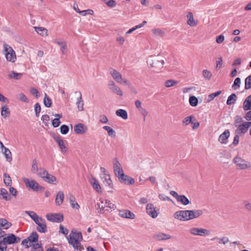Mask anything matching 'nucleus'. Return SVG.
<instances>
[{
    "instance_id": "57",
    "label": "nucleus",
    "mask_w": 251,
    "mask_h": 251,
    "mask_svg": "<svg viewBox=\"0 0 251 251\" xmlns=\"http://www.w3.org/2000/svg\"><path fill=\"white\" fill-rule=\"evenodd\" d=\"M177 83L176 81H175L174 80L170 79L168 80L165 82V86L166 87H170L172 86H174Z\"/></svg>"
},
{
    "instance_id": "28",
    "label": "nucleus",
    "mask_w": 251,
    "mask_h": 251,
    "mask_svg": "<svg viewBox=\"0 0 251 251\" xmlns=\"http://www.w3.org/2000/svg\"><path fill=\"white\" fill-rule=\"evenodd\" d=\"M1 199L6 201H9L11 200V197L7 190L2 188H0V200Z\"/></svg>"
},
{
    "instance_id": "25",
    "label": "nucleus",
    "mask_w": 251,
    "mask_h": 251,
    "mask_svg": "<svg viewBox=\"0 0 251 251\" xmlns=\"http://www.w3.org/2000/svg\"><path fill=\"white\" fill-rule=\"evenodd\" d=\"M90 183L92 185L93 188L98 193H101V188L99 182L96 178L93 176H91L89 179Z\"/></svg>"
},
{
    "instance_id": "1",
    "label": "nucleus",
    "mask_w": 251,
    "mask_h": 251,
    "mask_svg": "<svg viewBox=\"0 0 251 251\" xmlns=\"http://www.w3.org/2000/svg\"><path fill=\"white\" fill-rule=\"evenodd\" d=\"M26 213L37 225V230L41 233H46L47 231V225L45 220L39 217L35 212L32 211H25Z\"/></svg>"
},
{
    "instance_id": "61",
    "label": "nucleus",
    "mask_w": 251,
    "mask_h": 251,
    "mask_svg": "<svg viewBox=\"0 0 251 251\" xmlns=\"http://www.w3.org/2000/svg\"><path fill=\"white\" fill-rule=\"evenodd\" d=\"M41 120L46 126H48L50 118L48 115L45 114L42 116Z\"/></svg>"
},
{
    "instance_id": "62",
    "label": "nucleus",
    "mask_w": 251,
    "mask_h": 251,
    "mask_svg": "<svg viewBox=\"0 0 251 251\" xmlns=\"http://www.w3.org/2000/svg\"><path fill=\"white\" fill-rule=\"evenodd\" d=\"M30 93L35 96L37 98H39L40 96L39 91L38 90L34 87H32L30 89Z\"/></svg>"
},
{
    "instance_id": "53",
    "label": "nucleus",
    "mask_w": 251,
    "mask_h": 251,
    "mask_svg": "<svg viewBox=\"0 0 251 251\" xmlns=\"http://www.w3.org/2000/svg\"><path fill=\"white\" fill-rule=\"evenodd\" d=\"M198 100L195 96L189 97V104L192 106H196L198 105Z\"/></svg>"
},
{
    "instance_id": "46",
    "label": "nucleus",
    "mask_w": 251,
    "mask_h": 251,
    "mask_svg": "<svg viewBox=\"0 0 251 251\" xmlns=\"http://www.w3.org/2000/svg\"><path fill=\"white\" fill-rule=\"evenodd\" d=\"M236 100V96L235 94H231L227 98L226 104L227 105H231L234 103Z\"/></svg>"
},
{
    "instance_id": "15",
    "label": "nucleus",
    "mask_w": 251,
    "mask_h": 251,
    "mask_svg": "<svg viewBox=\"0 0 251 251\" xmlns=\"http://www.w3.org/2000/svg\"><path fill=\"white\" fill-rule=\"evenodd\" d=\"M174 218L182 221L188 220V210H180L175 212Z\"/></svg>"
},
{
    "instance_id": "6",
    "label": "nucleus",
    "mask_w": 251,
    "mask_h": 251,
    "mask_svg": "<svg viewBox=\"0 0 251 251\" xmlns=\"http://www.w3.org/2000/svg\"><path fill=\"white\" fill-rule=\"evenodd\" d=\"M3 53L8 61L14 63L16 61V53L9 45L5 44L3 45Z\"/></svg>"
},
{
    "instance_id": "32",
    "label": "nucleus",
    "mask_w": 251,
    "mask_h": 251,
    "mask_svg": "<svg viewBox=\"0 0 251 251\" xmlns=\"http://www.w3.org/2000/svg\"><path fill=\"white\" fill-rule=\"evenodd\" d=\"M44 180L50 184H56L58 183V181L56 177L51 174H50L49 173H48L46 177L44 178Z\"/></svg>"
},
{
    "instance_id": "44",
    "label": "nucleus",
    "mask_w": 251,
    "mask_h": 251,
    "mask_svg": "<svg viewBox=\"0 0 251 251\" xmlns=\"http://www.w3.org/2000/svg\"><path fill=\"white\" fill-rule=\"evenodd\" d=\"M189 123H191L192 126V128L195 129L198 128L200 126V123L196 119H193V117L189 116Z\"/></svg>"
},
{
    "instance_id": "5",
    "label": "nucleus",
    "mask_w": 251,
    "mask_h": 251,
    "mask_svg": "<svg viewBox=\"0 0 251 251\" xmlns=\"http://www.w3.org/2000/svg\"><path fill=\"white\" fill-rule=\"evenodd\" d=\"M100 178L102 181L103 184L109 189H113V183L108 172L104 167H102L100 168Z\"/></svg>"
},
{
    "instance_id": "3",
    "label": "nucleus",
    "mask_w": 251,
    "mask_h": 251,
    "mask_svg": "<svg viewBox=\"0 0 251 251\" xmlns=\"http://www.w3.org/2000/svg\"><path fill=\"white\" fill-rule=\"evenodd\" d=\"M109 72L113 79L117 83L128 87L131 86L130 81L127 79L123 77L122 75L116 69L113 68H110L109 69Z\"/></svg>"
},
{
    "instance_id": "51",
    "label": "nucleus",
    "mask_w": 251,
    "mask_h": 251,
    "mask_svg": "<svg viewBox=\"0 0 251 251\" xmlns=\"http://www.w3.org/2000/svg\"><path fill=\"white\" fill-rule=\"evenodd\" d=\"M39 168L38 167L37 160L35 159L32 160L31 172L33 173H37Z\"/></svg>"
},
{
    "instance_id": "55",
    "label": "nucleus",
    "mask_w": 251,
    "mask_h": 251,
    "mask_svg": "<svg viewBox=\"0 0 251 251\" xmlns=\"http://www.w3.org/2000/svg\"><path fill=\"white\" fill-rule=\"evenodd\" d=\"M216 239H217L218 240L219 244H226L229 241L228 238L226 237H223L220 238H214L212 240H214Z\"/></svg>"
},
{
    "instance_id": "36",
    "label": "nucleus",
    "mask_w": 251,
    "mask_h": 251,
    "mask_svg": "<svg viewBox=\"0 0 251 251\" xmlns=\"http://www.w3.org/2000/svg\"><path fill=\"white\" fill-rule=\"evenodd\" d=\"M116 114L117 116L122 118L124 120L128 118V114L126 110L122 109H119L116 111Z\"/></svg>"
},
{
    "instance_id": "52",
    "label": "nucleus",
    "mask_w": 251,
    "mask_h": 251,
    "mask_svg": "<svg viewBox=\"0 0 251 251\" xmlns=\"http://www.w3.org/2000/svg\"><path fill=\"white\" fill-rule=\"evenodd\" d=\"M222 93L221 91H217L215 93H212L208 96L207 100L208 101H210L212 100L215 97L218 96L220 95Z\"/></svg>"
},
{
    "instance_id": "13",
    "label": "nucleus",
    "mask_w": 251,
    "mask_h": 251,
    "mask_svg": "<svg viewBox=\"0 0 251 251\" xmlns=\"http://www.w3.org/2000/svg\"><path fill=\"white\" fill-rule=\"evenodd\" d=\"M12 226V224L4 218L0 219V238L3 236L5 232L3 229H7Z\"/></svg>"
},
{
    "instance_id": "21",
    "label": "nucleus",
    "mask_w": 251,
    "mask_h": 251,
    "mask_svg": "<svg viewBox=\"0 0 251 251\" xmlns=\"http://www.w3.org/2000/svg\"><path fill=\"white\" fill-rule=\"evenodd\" d=\"M4 242H6L8 244H13L17 243L20 242L21 239L16 237L14 234H11L6 237L3 238Z\"/></svg>"
},
{
    "instance_id": "54",
    "label": "nucleus",
    "mask_w": 251,
    "mask_h": 251,
    "mask_svg": "<svg viewBox=\"0 0 251 251\" xmlns=\"http://www.w3.org/2000/svg\"><path fill=\"white\" fill-rule=\"evenodd\" d=\"M241 79L239 77H237L234 80V83L232 86L233 89L236 90L240 87Z\"/></svg>"
},
{
    "instance_id": "12",
    "label": "nucleus",
    "mask_w": 251,
    "mask_h": 251,
    "mask_svg": "<svg viewBox=\"0 0 251 251\" xmlns=\"http://www.w3.org/2000/svg\"><path fill=\"white\" fill-rule=\"evenodd\" d=\"M53 42L60 47L61 53L65 55L67 52V43L64 39H55Z\"/></svg>"
},
{
    "instance_id": "10",
    "label": "nucleus",
    "mask_w": 251,
    "mask_h": 251,
    "mask_svg": "<svg viewBox=\"0 0 251 251\" xmlns=\"http://www.w3.org/2000/svg\"><path fill=\"white\" fill-rule=\"evenodd\" d=\"M159 209L152 203H148L146 206V212L151 218H156L158 215Z\"/></svg>"
},
{
    "instance_id": "47",
    "label": "nucleus",
    "mask_w": 251,
    "mask_h": 251,
    "mask_svg": "<svg viewBox=\"0 0 251 251\" xmlns=\"http://www.w3.org/2000/svg\"><path fill=\"white\" fill-rule=\"evenodd\" d=\"M203 77L206 80H209L212 76V73L210 71L204 69L202 71V72Z\"/></svg>"
},
{
    "instance_id": "24",
    "label": "nucleus",
    "mask_w": 251,
    "mask_h": 251,
    "mask_svg": "<svg viewBox=\"0 0 251 251\" xmlns=\"http://www.w3.org/2000/svg\"><path fill=\"white\" fill-rule=\"evenodd\" d=\"M203 214V211L202 209L189 210V220L198 218Z\"/></svg>"
},
{
    "instance_id": "45",
    "label": "nucleus",
    "mask_w": 251,
    "mask_h": 251,
    "mask_svg": "<svg viewBox=\"0 0 251 251\" xmlns=\"http://www.w3.org/2000/svg\"><path fill=\"white\" fill-rule=\"evenodd\" d=\"M48 173H49L47 172V171L43 168H40L39 171L37 173L38 176L41 177L43 179L48 175Z\"/></svg>"
},
{
    "instance_id": "63",
    "label": "nucleus",
    "mask_w": 251,
    "mask_h": 251,
    "mask_svg": "<svg viewBox=\"0 0 251 251\" xmlns=\"http://www.w3.org/2000/svg\"><path fill=\"white\" fill-rule=\"evenodd\" d=\"M18 98L20 100H21L22 101H24L25 102H28V100L26 97V96L23 93H20L18 95Z\"/></svg>"
},
{
    "instance_id": "34",
    "label": "nucleus",
    "mask_w": 251,
    "mask_h": 251,
    "mask_svg": "<svg viewBox=\"0 0 251 251\" xmlns=\"http://www.w3.org/2000/svg\"><path fill=\"white\" fill-rule=\"evenodd\" d=\"M243 108L245 110H249L251 109V95L249 96L245 99L243 103Z\"/></svg>"
},
{
    "instance_id": "11",
    "label": "nucleus",
    "mask_w": 251,
    "mask_h": 251,
    "mask_svg": "<svg viewBox=\"0 0 251 251\" xmlns=\"http://www.w3.org/2000/svg\"><path fill=\"white\" fill-rule=\"evenodd\" d=\"M251 126V122H246L242 124L236 125L237 128L235 132L238 134H244Z\"/></svg>"
},
{
    "instance_id": "59",
    "label": "nucleus",
    "mask_w": 251,
    "mask_h": 251,
    "mask_svg": "<svg viewBox=\"0 0 251 251\" xmlns=\"http://www.w3.org/2000/svg\"><path fill=\"white\" fill-rule=\"evenodd\" d=\"M7 244H8L3 239L0 241V251H6Z\"/></svg>"
},
{
    "instance_id": "9",
    "label": "nucleus",
    "mask_w": 251,
    "mask_h": 251,
    "mask_svg": "<svg viewBox=\"0 0 251 251\" xmlns=\"http://www.w3.org/2000/svg\"><path fill=\"white\" fill-rule=\"evenodd\" d=\"M191 234L195 236H208L210 234V231L201 227H192L190 229Z\"/></svg>"
},
{
    "instance_id": "26",
    "label": "nucleus",
    "mask_w": 251,
    "mask_h": 251,
    "mask_svg": "<svg viewBox=\"0 0 251 251\" xmlns=\"http://www.w3.org/2000/svg\"><path fill=\"white\" fill-rule=\"evenodd\" d=\"M67 199L69 200L71 207L73 209H78L80 207L79 204L75 201V199L74 196L69 193L67 196Z\"/></svg>"
},
{
    "instance_id": "17",
    "label": "nucleus",
    "mask_w": 251,
    "mask_h": 251,
    "mask_svg": "<svg viewBox=\"0 0 251 251\" xmlns=\"http://www.w3.org/2000/svg\"><path fill=\"white\" fill-rule=\"evenodd\" d=\"M117 178L120 182L125 184L131 185L133 184L135 182L133 178L125 175L124 173L121 174V175L117 177Z\"/></svg>"
},
{
    "instance_id": "4",
    "label": "nucleus",
    "mask_w": 251,
    "mask_h": 251,
    "mask_svg": "<svg viewBox=\"0 0 251 251\" xmlns=\"http://www.w3.org/2000/svg\"><path fill=\"white\" fill-rule=\"evenodd\" d=\"M82 239L81 232L72 231L70 234L69 242L74 248L78 250L80 249V241Z\"/></svg>"
},
{
    "instance_id": "23",
    "label": "nucleus",
    "mask_w": 251,
    "mask_h": 251,
    "mask_svg": "<svg viewBox=\"0 0 251 251\" xmlns=\"http://www.w3.org/2000/svg\"><path fill=\"white\" fill-rule=\"evenodd\" d=\"M119 215L124 218L133 219L135 218V215L132 212L127 209L119 210Z\"/></svg>"
},
{
    "instance_id": "8",
    "label": "nucleus",
    "mask_w": 251,
    "mask_h": 251,
    "mask_svg": "<svg viewBox=\"0 0 251 251\" xmlns=\"http://www.w3.org/2000/svg\"><path fill=\"white\" fill-rule=\"evenodd\" d=\"M233 162L236 167L241 170L251 169V162H248L241 157L237 156L233 158Z\"/></svg>"
},
{
    "instance_id": "31",
    "label": "nucleus",
    "mask_w": 251,
    "mask_h": 251,
    "mask_svg": "<svg viewBox=\"0 0 251 251\" xmlns=\"http://www.w3.org/2000/svg\"><path fill=\"white\" fill-rule=\"evenodd\" d=\"M34 29L35 31L40 35L42 36H48V29L44 27H38V26H34Z\"/></svg>"
},
{
    "instance_id": "27",
    "label": "nucleus",
    "mask_w": 251,
    "mask_h": 251,
    "mask_svg": "<svg viewBox=\"0 0 251 251\" xmlns=\"http://www.w3.org/2000/svg\"><path fill=\"white\" fill-rule=\"evenodd\" d=\"M75 94H78V97L77 98V100L76 102V105L77 108V109L79 111H82L83 110V100L82 99V96L80 92H75Z\"/></svg>"
},
{
    "instance_id": "19",
    "label": "nucleus",
    "mask_w": 251,
    "mask_h": 251,
    "mask_svg": "<svg viewBox=\"0 0 251 251\" xmlns=\"http://www.w3.org/2000/svg\"><path fill=\"white\" fill-rule=\"evenodd\" d=\"M170 194L175 198L178 202H180L183 205L188 204V199L184 195H178L175 191H171Z\"/></svg>"
},
{
    "instance_id": "42",
    "label": "nucleus",
    "mask_w": 251,
    "mask_h": 251,
    "mask_svg": "<svg viewBox=\"0 0 251 251\" xmlns=\"http://www.w3.org/2000/svg\"><path fill=\"white\" fill-rule=\"evenodd\" d=\"M103 128L106 130L108 133V135L111 137H115L116 136V132L111 127L109 126H104Z\"/></svg>"
},
{
    "instance_id": "37",
    "label": "nucleus",
    "mask_w": 251,
    "mask_h": 251,
    "mask_svg": "<svg viewBox=\"0 0 251 251\" xmlns=\"http://www.w3.org/2000/svg\"><path fill=\"white\" fill-rule=\"evenodd\" d=\"M38 235L36 232H32L28 238L30 243L32 244L33 246L37 244L36 242L38 241Z\"/></svg>"
},
{
    "instance_id": "41",
    "label": "nucleus",
    "mask_w": 251,
    "mask_h": 251,
    "mask_svg": "<svg viewBox=\"0 0 251 251\" xmlns=\"http://www.w3.org/2000/svg\"><path fill=\"white\" fill-rule=\"evenodd\" d=\"M198 24V20L194 18L192 13L189 12V26H196Z\"/></svg>"
},
{
    "instance_id": "48",
    "label": "nucleus",
    "mask_w": 251,
    "mask_h": 251,
    "mask_svg": "<svg viewBox=\"0 0 251 251\" xmlns=\"http://www.w3.org/2000/svg\"><path fill=\"white\" fill-rule=\"evenodd\" d=\"M10 113V111L7 105L1 107V115L4 117H6Z\"/></svg>"
},
{
    "instance_id": "29",
    "label": "nucleus",
    "mask_w": 251,
    "mask_h": 251,
    "mask_svg": "<svg viewBox=\"0 0 251 251\" xmlns=\"http://www.w3.org/2000/svg\"><path fill=\"white\" fill-rule=\"evenodd\" d=\"M55 141L58 143L60 150L62 152H67L68 149L65 145L64 143V141L62 139H61L58 136H55L54 138Z\"/></svg>"
},
{
    "instance_id": "60",
    "label": "nucleus",
    "mask_w": 251,
    "mask_h": 251,
    "mask_svg": "<svg viewBox=\"0 0 251 251\" xmlns=\"http://www.w3.org/2000/svg\"><path fill=\"white\" fill-rule=\"evenodd\" d=\"M34 110L36 117H39L41 112V106L39 103H36L34 105Z\"/></svg>"
},
{
    "instance_id": "35",
    "label": "nucleus",
    "mask_w": 251,
    "mask_h": 251,
    "mask_svg": "<svg viewBox=\"0 0 251 251\" xmlns=\"http://www.w3.org/2000/svg\"><path fill=\"white\" fill-rule=\"evenodd\" d=\"M54 116L56 117L54 119H53L52 121V125L54 127H57L59 126L61 122L60 121V119L62 117V114H55Z\"/></svg>"
},
{
    "instance_id": "58",
    "label": "nucleus",
    "mask_w": 251,
    "mask_h": 251,
    "mask_svg": "<svg viewBox=\"0 0 251 251\" xmlns=\"http://www.w3.org/2000/svg\"><path fill=\"white\" fill-rule=\"evenodd\" d=\"M69 128L68 126L63 125L60 127V132L62 134H66L69 131Z\"/></svg>"
},
{
    "instance_id": "64",
    "label": "nucleus",
    "mask_w": 251,
    "mask_h": 251,
    "mask_svg": "<svg viewBox=\"0 0 251 251\" xmlns=\"http://www.w3.org/2000/svg\"><path fill=\"white\" fill-rule=\"evenodd\" d=\"M32 248V251H43L42 247L39 244L34 245Z\"/></svg>"
},
{
    "instance_id": "40",
    "label": "nucleus",
    "mask_w": 251,
    "mask_h": 251,
    "mask_svg": "<svg viewBox=\"0 0 251 251\" xmlns=\"http://www.w3.org/2000/svg\"><path fill=\"white\" fill-rule=\"evenodd\" d=\"M3 154L6 159V160L10 162L12 159V153L7 148H4L3 151Z\"/></svg>"
},
{
    "instance_id": "50",
    "label": "nucleus",
    "mask_w": 251,
    "mask_h": 251,
    "mask_svg": "<svg viewBox=\"0 0 251 251\" xmlns=\"http://www.w3.org/2000/svg\"><path fill=\"white\" fill-rule=\"evenodd\" d=\"M3 181H4V183L6 186H10L11 185V183H12L11 179L10 176L6 174H4Z\"/></svg>"
},
{
    "instance_id": "39",
    "label": "nucleus",
    "mask_w": 251,
    "mask_h": 251,
    "mask_svg": "<svg viewBox=\"0 0 251 251\" xmlns=\"http://www.w3.org/2000/svg\"><path fill=\"white\" fill-rule=\"evenodd\" d=\"M152 34L158 37H163L165 35V32L159 28H154L151 30Z\"/></svg>"
},
{
    "instance_id": "30",
    "label": "nucleus",
    "mask_w": 251,
    "mask_h": 251,
    "mask_svg": "<svg viewBox=\"0 0 251 251\" xmlns=\"http://www.w3.org/2000/svg\"><path fill=\"white\" fill-rule=\"evenodd\" d=\"M230 132L228 130H225L219 137V141L222 144H226L227 139L229 137Z\"/></svg>"
},
{
    "instance_id": "20",
    "label": "nucleus",
    "mask_w": 251,
    "mask_h": 251,
    "mask_svg": "<svg viewBox=\"0 0 251 251\" xmlns=\"http://www.w3.org/2000/svg\"><path fill=\"white\" fill-rule=\"evenodd\" d=\"M152 63H150V65L151 67L154 68V72H158L162 68L164 64V62L163 60H152Z\"/></svg>"
},
{
    "instance_id": "14",
    "label": "nucleus",
    "mask_w": 251,
    "mask_h": 251,
    "mask_svg": "<svg viewBox=\"0 0 251 251\" xmlns=\"http://www.w3.org/2000/svg\"><path fill=\"white\" fill-rule=\"evenodd\" d=\"M108 87L109 89L113 93L120 96H123V93L122 90L118 85L116 84L114 81L111 80L109 81Z\"/></svg>"
},
{
    "instance_id": "22",
    "label": "nucleus",
    "mask_w": 251,
    "mask_h": 251,
    "mask_svg": "<svg viewBox=\"0 0 251 251\" xmlns=\"http://www.w3.org/2000/svg\"><path fill=\"white\" fill-rule=\"evenodd\" d=\"M87 130V127L84 124L79 123L74 126V131L77 134H83Z\"/></svg>"
},
{
    "instance_id": "56",
    "label": "nucleus",
    "mask_w": 251,
    "mask_h": 251,
    "mask_svg": "<svg viewBox=\"0 0 251 251\" xmlns=\"http://www.w3.org/2000/svg\"><path fill=\"white\" fill-rule=\"evenodd\" d=\"M245 88L246 89L251 88V75L249 76L246 78Z\"/></svg>"
},
{
    "instance_id": "33",
    "label": "nucleus",
    "mask_w": 251,
    "mask_h": 251,
    "mask_svg": "<svg viewBox=\"0 0 251 251\" xmlns=\"http://www.w3.org/2000/svg\"><path fill=\"white\" fill-rule=\"evenodd\" d=\"M64 196L62 191H59L55 198V203L57 205H60L63 202Z\"/></svg>"
},
{
    "instance_id": "18",
    "label": "nucleus",
    "mask_w": 251,
    "mask_h": 251,
    "mask_svg": "<svg viewBox=\"0 0 251 251\" xmlns=\"http://www.w3.org/2000/svg\"><path fill=\"white\" fill-rule=\"evenodd\" d=\"M113 171L117 177L124 173L120 163L117 159H115L113 162Z\"/></svg>"
},
{
    "instance_id": "7",
    "label": "nucleus",
    "mask_w": 251,
    "mask_h": 251,
    "mask_svg": "<svg viewBox=\"0 0 251 251\" xmlns=\"http://www.w3.org/2000/svg\"><path fill=\"white\" fill-rule=\"evenodd\" d=\"M23 180L26 187L29 188L33 191H42L44 189L43 187L40 186L39 183L34 179H29L27 178L24 177Z\"/></svg>"
},
{
    "instance_id": "2",
    "label": "nucleus",
    "mask_w": 251,
    "mask_h": 251,
    "mask_svg": "<svg viewBox=\"0 0 251 251\" xmlns=\"http://www.w3.org/2000/svg\"><path fill=\"white\" fill-rule=\"evenodd\" d=\"M96 207L97 210H100V212L101 213H104L106 211L110 212L116 208L115 204L110 201L103 198L99 199Z\"/></svg>"
},
{
    "instance_id": "38",
    "label": "nucleus",
    "mask_w": 251,
    "mask_h": 251,
    "mask_svg": "<svg viewBox=\"0 0 251 251\" xmlns=\"http://www.w3.org/2000/svg\"><path fill=\"white\" fill-rule=\"evenodd\" d=\"M155 238L158 240H165L170 239L171 236L170 235L162 232H159L155 235Z\"/></svg>"
},
{
    "instance_id": "49",
    "label": "nucleus",
    "mask_w": 251,
    "mask_h": 251,
    "mask_svg": "<svg viewBox=\"0 0 251 251\" xmlns=\"http://www.w3.org/2000/svg\"><path fill=\"white\" fill-rule=\"evenodd\" d=\"M22 76V74L21 73H17L15 72H12L8 75V76L10 78H14L15 79H19Z\"/></svg>"
},
{
    "instance_id": "43",
    "label": "nucleus",
    "mask_w": 251,
    "mask_h": 251,
    "mask_svg": "<svg viewBox=\"0 0 251 251\" xmlns=\"http://www.w3.org/2000/svg\"><path fill=\"white\" fill-rule=\"evenodd\" d=\"M44 104L47 107H50L52 105L51 100L49 97L48 96L46 93L45 94V97L44 98Z\"/></svg>"
},
{
    "instance_id": "16",
    "label": "nucleus",
    "mask_w": 251,
    "mask_h": 251,
    "mask_svg": "<svg viewBox=\"0 0 251 251\" xmlns=\"http://www.w3.org/2000/svg\"><path fill=\"white\" fill-rule=\"evenodd\" d=\"M48 220L50 222L59 223L63 220V216L60 214L49 213L46 216Z\"/></svg>"
}]
</instances>
